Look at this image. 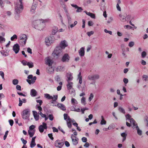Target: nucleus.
Returning a JSON list of instances; mask_svg holds the SVG:
<instances>
[{"label": "nucleus", "instance_id": "56", "mask_svg": "<svg viewBox=\"0 0 148 148\" xmlns=\"http://www.w3.org/2000/svg\"><path fill=\"white\" fill-rule=\"evenodd\" d=\"M77 8V10L76 11V12H81L83 10L81 7L78 6V7Z\"/></svg>", "mask_w": 148, "mask_h": 148}, {"label": "nucleus", "instance_id": "62", "mask_svg": "<svg viewBox=\"0 0 148 148\" xmlns=\"http://www.w3.org/2000/svg\"><path fill=\"white\" fill-rule=\"evenodd\" d=\"M144 121H146L147 123H146V126L148 127V116H146L145 117Z\"/></svg>", "mask_w": 148, "mask_h": 148}, {"label": "nucleus", "instance_id": "25", "mask_svg": "<svg viewBox=\"0 0 148 148\" xmlns=\"http://www.w3.org/2000/svg\"><path fill=\"white\" fill-rule=\"evenodd\" d=\"M62 7L63 9L64 12L66 14V15L69 13L68 9L67 8L66 5L65 4H63L62 5Z\"/></svg>", "mask_w": 148, "mask_h": 148}, {"label": "nucleus", "instance_id": "32", "mask_svg": "<svg viewBox=\"0 0 148 148\" xmlns=\"http://www.w3.org/2000/svg\"><path fill=\"white\" fill-rule=\"evenodd\" d=\"M71 104L73 105H76L78 103V102L77 100L74 98L71 99Z\"/></svg>", "mask_w": 148, "mask_h": 148}, {"label": "nucleus", "instance_id": "4", "mask_svg": "<svg viewBox=\"0 0 148 148\" xmlns=\"http://www.w3.org/2000/svg\"><path fill=\"white\" fill-rule=\"evenodd\" d=\"M62 49L59 47L57 46L55 49L53 53V56L57 58H59L62 54Z\"/></svg>", "mask_w": 148, "mask_h": 148}, {"label": "nucleus", "instance_id": "64", "mask_svg": "<svg viewBox=\"0 0 148 148\" xmlns=\"http://www.w3.org/2000/svg\"><path fill=\"white\" fill-rule=\"evenodd\" d=\"M131 18V16L130 15H127L126 17V21L129 20Z\"/></svg>", "mask_w": 148, "mask_h": 148}, {"label": "nucleus", "instance_id": "37", "mask_svg": "<svg viewBox=\"0 0 148 148\" xmlns=\"http://www.w3.org/2000/svg\"><path fill=\"white\" fill-rule=\"evenodd\" d=\"M64 70V67L62 66H58L57 68V71H63Z\"/></svg>", "mask_w": 148, "mask_h": 148}, {"label": "nucleus", "instance_id": "19", "mask_svg": "<svg viewBox=\"0 0 148 148\" xmlns=\"http://www.w3.org/2000/svg\"><path fill=\"white\" fill-rule=\"evenodd\" d=\"M84 48V47H81L79 51V55L81 57L83 56L85 54Z\"/></svg>", "mask_w": 148, "mask_h": 148}, {"label": "nucleus", "instance_id": "60", "mask_svg": "<svg viewBox=\"0 0 148 148\" xmlns=\"http://www.w3.org/2000/svg\"><path fill=\"white\" fill-rule=\"evenodd\" d=\"M123 82L125 84H126L128 82V80L127 78H124L123 79Z\"/></svg>", "mask_w": 148, "mask_h": 148}, {"label": "nucleus", "instance_id": "41", "mask_svg": "<svg viewBox=\"0 0 148 148\" xmlns=\"http://www.w3.org/2000/svg\"><path fill=\"white\" fill-rule=\"evenodd\" d=\"M26 80L28 83L30 84H33L35 82V81H34L32 79V78L31 79V80L27 79Z\"/></svg>", "mask_w": 148, "mask_h": 148}, {"label": "nucleus", "instance_id": "42", "mask_svg": "<svg viewBox=\"0 0 148 148\" xmlns=\"http://www.w3.org/2000/svg\"><path fill=\"white\" fill-rule=\"evenodd\" d=\"M93 97H94L93 94L92 93H91L90 94V95L89 96V97L88 98V101L89 102L91 101L92 100V99H93Z\"/></svg>", "mask_w": 148, "mask_h": 148}, {"label": "nucleus", "instance_id": "28", "mask_svg": "<svg viewBox=\"0 0 148 148\" xmlns=\"http://www.w3.org/2000/svg\"><path fill=\"white\" fill-rule=\"evenodd\" d=\"M35 132V130H29L28 131V133L30 137H32Z\"/></svg>", "mask_w": 148, "mask_h": 148}, {"label": "nucleus", "instance_id": "43", "mask_svg": "<svg viewBox=\"0 0 148 148\" xmlns=\"http://www.w3.org/2000/svg\"><path fill=\"white\" fill-rule=\"evenodd\" d=\"M27 65L29 68H32L34 66L33 63L32 62H28Z\"/></svg>", "mask_w": 148, "mask_h": 148}, {"label": "nucleus", "instance_id": "38", "mask_svg": "<svg viewBox=\"0 0 148 148\" xmlns=\"http://www.w3.org/2000/svg\"><path fill=\"white\" fill-rule=\"evenodd\" d=\"M1 54L4 56H7L8 55V53L7 52L5 51H1Z\"/></svg>", "mask_w": 148, "mask_h": 148}, {"label": "nucleus", "instance_id": "33", "mask_svg": "<svg viewBox=\"0 0 148 148\" xmlns=\"http://www.w3.org/2000/svg\"><path fill=\"white\" fill-rule=\"evenodd\" d=\"M64 119L67 121L69 120H70V118L69 116H68V115L66 114H64Z\"/></svg>", "mask_w": 148, "mask_h": 148}, {"label": "nucleus", "instance_id": "54", "mask_svg": "<svg viewBox=\"0 0 148 148\" xmlns=\"http://www.w3.org/2000/svg\"><path fill=\"white\" fill-rule=\"evenodd\" d=\"M55 80L57 82H59L60 80V77L59 75H57L55 77Z\"/></svg>", "mask_w": 148, "mask_h": 148}, {"label": "nucleus", "instance_id": "20", "mask_svg": "<svg viewBox=\"0 0 148 148\" xmlns=\"http://www.w3.org/2000/svg\"><path fill=\"white\" fill-rule=\"evenodd\" d=\"M57 106L59 108L63 111L66 110V108L64 105L62 104L59 103L57 104Z\"/></svg>", "mask_w": 148, "mask_h": 148}, {"label": "nucleus", "instance_id": "11", "mask_svg": "<svg viewBox=\"0 0 148 148\" xmlns=\"http://www.w3.org/2000/svg\"><path fill=\"white\" fill-rule=\"evenodd\" d=\"M68 45V43L65 40L62 41L60 44V46L62 49H64Z\"/></svg>", "mask_w": 148, "mask_h": 148}, {"label": "nucleus", "instance_id": "58", "mask_svg": "<svg viewBox=\"0 0 148 148\" xmlns=\"http://www.w3.org/2000/svg\"><path fill=\"white\" fill-rule=\"evenodd\" d=\"M8 131H7L5 132V134L3 136V139L4 140H5L6 139V138L8 134Z\"/></svg>", "mask_w": 148, "mask_h": 148}, {"label": "nucleus", "instance_id": "1", "mask_svg": "<svg viewBox=\"0 0 148 148\" xmlns=\"http://www.w3.org/2000/svg\"><path fill=\"white\" fill-rule=\"evenodd\" d=\"M23 0H19L18 2L15 5V11L17 14L20 13L23 9Z\"/></svg>", "mask_w": 148, "mask_h": 148}, {"label": "nucleus", "instance_id": "24", "mask_svg": "<svg viewBox=\"0 0 148 148\" xmlns=\"http://www.w3.org/2000/svg\"><path fill=\"white\" fill-rule=\"evenodd\" d=\"M84 12H85L87 15L90 16L92 18H95V14L90 12H87L86 11H84Z\"/></svg>", "mask_w": 148, "mask_h": 148}, {"label": "nucleus", "instance_id": "3", "mask_svg": "<svg viewBox=\"0 0 148 148\" xmlns=\"http://www.w3.org/2000/svg\"><path fill=\"white\" fill-rule=\"evenodd\" d=\"M53 63V61L50 59L49 57H47L46 58L45 63L49 66V67L47 68V72L50 73H53L54 71L53 68L52 67H50L51 66Z\"/></svg>", "mask_w": 148, "mask_h": 148}, {"label": "nucleus", "instance_id": "29", "mask_svg": "<svg viewBox=\"0 0 148 148\" xmlns=\"http://www.w3.org/2000/svg\"><path fill=\"white\" fill-rule=\"evenodd\" d=\"M66 16L68 21V23L71 24L72 22V19L69 14H66Z\"/></svg>", "mask_w": 148, "mask_h": 148}, {"label": "nucleus", "instance_id": "18", "mask_svg": "<svg viewBox=\"0 0 148 148\" xmlns=\"http://www.w3.org/2000/svg\"><path fill=\"white\" fill-rule=\"evenodd\" d=\"M66 76L68 79L67 82L72 80L73 79V77L72 76V74L70 73H67Z\"/></svg>", "mask_w": 148, "mask_h": 148}, {"label": "nucleus", "instance_id": "27", "mask_svg": "<svg viewBox=\"0 0 148 148\" xmlns=\"http://www.w3.org/2000/svg\"><path fill=\"white\" fill-rule=\"evenodd\" d=\"M44 97L48 99H52L54 98V95L53 96H51L48 94H44Z\"/></svg>", "mask_w": 148, "mask_h": 148}, {"label": "nucleus", "instance_id": "5", "mask_svg": "<svg viewBox=\"0 0 148 148\" xmlns=\"http://www.w3.org/2000/svg\"><path fill=\"white\" fill-rule=\"evenodd\" d=\"M30 110L29 109L24 110L21 113L22 118L25 120H29L30 115Z\"/></svg>", "mask_w": 148, "mask_h": 148}, {"label": "nucleus", "instance_id": "61", "mask_svg": "<svg viewBox=\"0 0 148 148\" xmlns=\"http://www.w3.org/2000/svg\"><path fill=\"white\" fill-rule=\"evenodd\" d=\"M82 140L83 142L86 143L87 141V138L86 137H83L82 138Z\"/></svg>", "mask_w": 148, "mask_h": 148}, {"label": "nucleus", "instance_id": "12", "mask_svg": "<svg viewBox=\"0 0 148 148\" xmlns=\"http://www.w3.org/2000/svg\"><path fill=\"white\" fill-rule=\"evenodd\" d=\"M54 40L51 37H47L45 39V42L46 45L48 46H49L51 43L54 42Z\"/></svg>", "mask_w": 148, "mask_h": 148}, {"label": "nucleus", "instance_id": "39", "mask_svg": "<svg viewBox=\"0 0 148 148\" xmlns=\"http://www.w3.org/2000/svg\"><path fill=\"white\" fill-rule=\"evenodd\" d=\"M118 110L121 112L123 114L125 113V111L124 109L122 107H120L119 108Z\"/></svg>", "mask_w": 148, "mask_h": 148}, {"label": "nucleus", "instance_id": "26", "mask_svg": "<svg viewBox=\"0 0 148 148\" xmlns=\"http://www.w3.org/2000/svg\"><path fill=\"white\" fill-rule=\"evenodd\" d=\"M135 128L137 130V133L138 134L139 136H141L142 134V131L140 129L138 126H136V127H135Z\"/></svg>", "mask_w": 148, "mask_h": 148}, {"label": "nucleus", "instance_id": "13", "mask_svg": "<svg viewBox=\"0 0 148 148\" xmlns=\"http://www.w3.org/2000/svg\"><path fill=\"white\" fill-rule=\"evenodd\" d=\"M70 59V57L68 54L65 53L62 57L61 60L63 62H68Z\"/></svg>", "mask_w": 148, "mask_h": 148}, {"label": "nucleus", "instance_id": "30", "mask_svg": "<svg viewBox=\"0 0 148 148\" xmlns=\"http://www.w3.org/2000/svg\"><path fill=\"white\" fill-rule=\"evenodd\" d=\"M121 136L123 138L122 141L124 142L126 140V137L127 136V134L123 132L121 133Z\"/></svg>", "mask_w": 148, "mask_h": 148}, {"label": "nucleus", "instance_id": "10", "mask_svg": "<svg viewBox=\"0 0 148 148\" xmlns=\"http://www.w3.org/2000/svg\"><path fill=\"white\" fill-rule=\"evenodd\" d=\"M99 78V75L98 74H95L92 75H89L88 79L90 80H95Z\"/></svg>", "mask_w": 148, "mask_h": 148}, {"label": "nucleus", "instance_id": "9", "mask_svg": "<svg viewBox=\"0 0 148 148\" xmlns=\"http://www.w3.org/2000/svg\"><path fill=\"white\" fill-rule=\"evenodd\" d=\"M64 144L62 141L59 140H56L55 143V146L59 148H61Z\"/></svg>", "mask_w": 148, "mask_h": 148}, {"label": "nucleus", "instance_id": "53", "mask_svg": "<svg viewBox=\"0 0 148 148\" xmlns=\"http://www.w3.org/2000/svg\"><path fill=\"white\" fill-rule=\"evenodd\" d=\"M104 31L105 33H109L110 35H112V31H108L106 29H104Z\"/></svg>", "mask_w": 148, "mask_h": 148}, {"label": "nucleus", "instance_id": "6", "mask_svg": "<svg viewBox=\"0 0 148 148\" xmlns=\"http://www.w3.org/2000/svg\"><path fill=\"white\" fill-rule=\"evenodd\" d=\"M126 120L130 121V122L131 125H132V127L133 129H135L136 126L138 125L137 123L132 118H131V116L129 114H127L125 115Z\"/></svg>", "mask_w": 148, "mask_h": 148}, {"label": "nucleus", "instance_id": "44", "mask_svg": "<svg viewBox=\"0 0 148 148\" xmlns=\"http://www.w3.org/2000/svg\"><path fill=\"white\" fill-rule=\"evenodd\" d=\"M18 81L17 79H14L12 81V83L14 85H16L18 84Z\"/></svg>", "mask_w": 148, "mask_h": 148}, {"label": "nucleus", "instance_id": "36", "mask_svg": "<svg viewBox=\"0 0 148 148\" xmlns=\"http://www.w3.org/2000/svg\"><path fill=\"white\" fill-rule=\"evenodd\" d=\"M36 145V143H35V141L32 140L30 145V147L33 148Z\"/></svg>", "mask_w": 148, "mask_h": 148}, {"label": "nucleus", "instance_id": "17", "mask_svg": "<svg viewBox=\"0 0 148 148\" xmlns=\"http://www.w3.org/2000/svg\"><path fill=\"white\" fill-rule=\"evenodd\" d=\"M37 7V5L36 4H33L32 5L30 12L32 14H34L35 12V10Z\"/></svg>", "mask_w": 148, "mask_h": 148}, {"label": "nucleus", "instance_id": "51", "mask_svg": "<svg viewBox=\"0 0 148 148\" xmlns=\"http://www.w3.org/2000/svg\"><path fill=\"white\" fill-rule=\"evenodd\" d=\"M17 39V36L16 34H14L13 36L11 37V40L12 41H13L14 39Z\"/></svg>", "mask_w": 148, "mask_h": 148}, {"label": "nucleus", "instance_id": "2", "mask_svg": "<svg viewBox=\"0 0 148 148\" xmlns=\"http://www.w3.org/2000/svg\"><path fill=\"white\" fill-rule=\"evenodd\" d=\"M44 21L43 19H39L34 21L33 22V24L34 25L35 28L40 30L42 29L44 26Z\"/></svg>", "mask_w": 148, "mask_h": 148}, {"label": "nucleus", "instance_id": "22", "mask_svg": "<svg viewBox=\"0 0 148 148\" xmlns=\"http://www.w3.org/2000/svg\"><path fill=\"white\" fill-rule=\"evenodd\" d=\"M33 113L35 119L36 121H38L39 119V116L37 112L35 111H33Z\"/></svg>", "mask_w": 148, "mask_h": 148}, {"label": "nucleus", "instance_id": "31", "mask_svg": "<svg viewBox=\"0 0 148 148\" xmlns=\"http://www.w3.org/2000/svg\"><path fill=\"white\" fill-rule=\"evenodd\" d=\"M58 31V28L56 27H53L52 32V34L53 35H54Z\"/></svg>", "mask_w": 148, "mask_h": 148}, {"label": "nucleus", "instance_id": "34", "mask_svg": "<svg viewBox=\"0 0 148 148\" xmlns=\"http://www.w3.org/2000/svg\"><path fill=\"white\" fill-rule=\"evenodd\" d=\"M81 102L82 104L84 105H85L86 103V98L84 97H83L81 99Z\"/></svg>", "mask_w": 148, "mask_h": 148}, {"label": "nucleus", "instance_id": "7", "mask_svg": "<svg viewBox=\"0 0 148 148\" xmlns=\"http://www.w3.org/2000/svg\"><path fill=\"white\" fill-rule=\"evenodd\" d=\"M19 41L20 44L22 46L25 45L27 39V36L25 34H21L19 36Z\"/></svg>", "mask_w": 148, "mask_h": 148}, {"label": "nucleus", "instance_id": "48", "mask_svg": "<svg viewBox=\"0 0 148 148\" xmlns=\"http://www.w3.org/2000/svg\"><path fill=\"white\" fill-rule=\"evenodd\" d=\"M94 33V32L92 31H91L90 32H87L86 34L89 36H90L91 35L93 34Z\"/></svg>", "mask_w": 148, "mask_h": 148}, {"label": "nucleus", "instance_id": "50", "mask_svg": "<svg viewBox=\"0 0 148 148\" xmlns=\"http://www.w3.org/2000/svg\"><path fill=\"white\" fill-rule=\"evenodd\" d=\"M113 20V19L112 17H109L108 18V20L107 21V23L108 24L110 23Z\"/></svg>", "mask_w": 148, "mask_h": 148}, {"label": "nucleus", "instance_id": "40", "mask_svg": "<svg viewBox=\"0 0 148 148\" xmlns=\"http://www.w3.org/2000/svg\"><path fill=\"white\" fill-rule=\"evenodd\" d=\"M77 21H75L74 23L73 24H70V25H68V27L69 28V27H70L71 28H72L73 27L75 26L77 24Z\"/></svg>", "mask_w": 148, "mask_h": 148}, {"label": "nucleus", "instance_id": "35", "mask_svg": "<svg viewBox=\"0 0 148 148\" xmlns=\"http://www.w3.org/2000/svg\"><path fill=\"white\" fill-rule=\"evenodd\" d=\"M119 16L120 18V19L122 21H126V18L125 16L121 14L119 15Z\"/></svg>", "mask_w": 148, "mask_h": 148}, {"label": "nucleus", "instance_id": "46", "mask_svg": "<svg viewBox=\"0 0 148 148\" xmlns=\"http://www.w3.org/2000/svg\"><path fill=\"white\" fill-rule=\"evenodd\" d=\"M37 108L38 109V110H39V111L38 112V114L40 115L42 113V112H41V110H42V109L41 108V107L40 106H38L37 107Z\"/></svg>", "mask_w": 148, "mask_h": 148}, {"label": "nucleus", "instance_id": "59", "mask_svg": "<svg viewBox=\"0 0 148 148\" xmlns=\"http://www.w3.org/2000/svg\"><path fill=\"white\" fill-rule=\"evenodd\" d=\"M35 126L33 125H32L29 127V130H34V129L35 128Z\"/></svg>", "mask_w": 148, "mask_h": 148}, {"label": "nucleus", "instance_id": "23", "mask_svg": "<svg viewBox=\"0 0 148 148\" xmlns=\"http://www.w3.org/2000/svg\"><path fill=\"white\" fill-rule=\"evenodd\" d=\"M73 82L69 81L68 82V84L66 85L67 89L69 90L71 89L73 87Z\"/></svg>", "mask_w": 148, "mask_h": 148}, {"label": "nucleus", "instance_id": "52", "mask_svg": "<svg viewBox=\"0 0 148 148\" xmlns=\"http://www.w3.org/2000/svg\"><path fill=\"white\" fill-rule=\"evenodd\" d=\"M66 122L67 125V126L69 128H71L72 127V125L71 123L69 121H67Z\"/></svg>", "mask_w": 148, "mask_h": 148}, {"label": "nucleus", "instance_id": "45", "mask_svg": "<svg viewBox=\"0 0 148 148\" xmlns=\"http://www.w3.org/2000/svg\"><path fill=\"white\" fill-rule=\"evenodd\" d=\"M5 38L4 37H3L1 36H0V42L3 43L5 41Z\"/></svg>", "mask_w": 148, "mask_h": 148}, {"label": "nucleus", "instance_id": "57", "mask_svg": "<svg viewBox=\"0 0 148 148\" xmlns=\"http://www.w3.org/2000/svg\"><path fill=\"white\" fill-rule=\"evenodd\" d=\"M19 103L18 104V106H22L23 103V101H21V98H19Z\"/></svg>", "mask_w": 148, "mask_h": 148}, {"label": "nucleus", "instance_id": "8", "mask_svg": "<svg viewBox=\"0 0 148 148\" xmlns=\"http://www.w3.org/2000/svg\"><path fill=\"white\" fill-rule=\"evenodd\" d=\"M47 128V124L43 122L42 125L39 126L38 127V130L40 133H42L44 132V129L46 130Z\"/></svg>", "mask_w": 148, "mask_h": 148}, {"label": "nucleus", "instance_id": "55", "mask_svg": "<svg viewBox=\"0 0 148 148\" xmlns=\"http://www.w3.org/2000/svg\"><path fill=\"white\" fill-rule=\"evenodd\" d=\"M21 140L22 141L23 143V144L24 145H25L27 143V140H24L23 138H21Z\"/></svg>", "mask_w": 148, "mask_h": 148}, {"label": "nucleus", "instance_id": "14", "mask_svg": "<svg viewBox=\"0 0 148 148\" xmlns=\"http://www.w3.org/2000/svg\"><path fill=\"white\" fill-rule=\"evenodd\" d=\"M13 50L15 53H17L20 50L19 45L18 44H14L13 46Z\"/></svg>", "mask_w": 148, "mask_h": 148}, {"label": "nucleus", "instance_id": "63", "mask_svg": "<svg viewBox=\"0 0 148 148\" xmlns=\"http://www.w3.org/2000/svg\"><path fill=\"white\" fill-rule=\"evenodd\" d=\"M146 56V53L145 51H143L142 53L141 56L143 58L145 57Z\"/></svg>", "mask_w": 148, "mask_h": 148}, {"label": "nucleus", "instance_id": "49", "mask_svg": "<svg viewBox=\"0 0 148 148\" xmlns=\"http://www.w3.org/2000/svg\"><path fill=\"white\" fill-rule=\"evenodd\" d=\"M134 45V43L133 41H131L128 44V46L130 47H133Z\"/></svg>", "mask_w": 148, "mask_h": 148}, {"label": "nucleus", "instance_id": "16", "mask_svg": "<svg viewBox=\"0 0 148 148\" xmlns=\"http://www.w3.org/2000/svg\"><path fill=\"white\" fill-rule=\"evenodd\" d=\"M58 98V95H54V98L51 101V103L53 104V106H57L58 103L56 102V100H57Z\"/></svg>", "mask_w": 148, "mask_h": 148}, {"label": "nucleus", "instance_id": "47", "mask_svg": "<svg viewBox=\"0 0 148 148\" xmlns=\"http://www.w3.org/2000/svg\"><path fill=\"white\" fill-rule=\"evenodd\" d=\"M106 123V121L104 119H102L100 122V124L101 125H105Z\"/></svg>", "mask_w": 148, "mask_h": 148}, {"label": "nucleus", "instance_id": "21", "mask_svg": "<svg viewBox=\"0 0 148 148\" xmlns=\"http://www.w3.org/2000/svg\"><path fill=\"white\" fill-rule=\"evenodd\" d=\"M30 94L32 97H34L36 96L37 92L34 89H32L30 91Z\"/></svg>", "mask_w": 148, "mask_h": 148}, {"label": "nucleus", "instance_id": "15", "mask_svg": "<svg viewBox=\"0 0 148 148\" xmlns=\"http://www.w3.org/2000/svg\"><path fill=\"white\" fill-rule=\"evenodd\" d=\"M71 138L73 144L75 145L77 144L78 143V139L76 136H74L73 135V134L71 135Z\"/></svg>", "mask_w": 148, "mask_h": 148}]
</instances>
